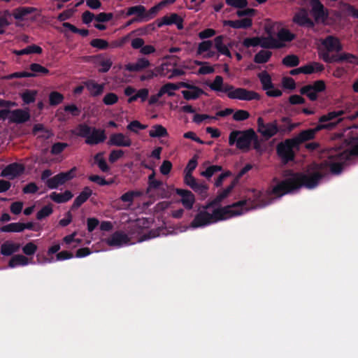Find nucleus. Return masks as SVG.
Segmentation results:
<instances>
[{"mask_svg": "<svg viewBox=\"0 0 358 358\" xmlns=\"http://www.w3.org/2000/svg\"><path fill=\"white\" fill-rule=\"evenodd\" d=\"M29 69L31 70V72H29L30 74L33 75L32 77H36L41 75H48L50 72L47 68L37 63L31 64L29 66Z\"/></svg>", "mask_w": 358, "mask_h": 358, "instance_id": "nucleus-38", "label": "nucleus"}, {"mask_svg": "<svg viewBox=\"0 0 358 358\" xmlns=\"http://www.w3.org/2000/svg\"><path fill=\"white\" fill-rule=\"evenodd\" d=\"M90 44L93 48H98L99 50H106L109 47L108 41L101 38L92 39Z\"/></svg>", "mask_w": 358, "mask_h": 358, "instance_id": "nucleus-54", "label": "nucleus"}, {"mask_svg": "<svg viewBox=\"0 0 358 358\" xmlns=\"http://www.w3.org/2000/svg\"><path fill=\"white\" fill-rule=\"evenodd\" d=\"M147 128V125L141 124L138 120L131 121L127 126V129L134 133L137 134L138 130H143Z\"/></svg>", "mask_w": 358, "mask_h": 358, "instance_id": "nucleus-57", "label": "nucleus"}, {"mask_svg": "<svg viewBox=\"0 0 358 358\" xmlns=\"http://www.w3.org/2000/svg\"><path fill=\"white\" fill-rule=\"evenodd\" d=\"M237 183V180L234 179L231 181V184L224 189L220 191L217 195L212 201H209L206 206L205 208H210L213 206L219 205L229 194L231 192Z\"/></svg>", "mask_w": 358, "mask_h": 358, "instance_id": "nucleus-11", "label": "nucleus"}, {"mask_svg": "<svg viewBox=\"0 0 358 358\" xmlns=\"http://www.w3.org/2000/svg\"><path fill=\"white\" fill-rule=\"evenodd\" d=\"M49 196L54 202L57 203H63L71 200L73 195L71 191L66 190L64 193L53 192Z\"/></svg>", "mask_w": 358, "mask_h": 358, "instance_id": "nucleus-29", "label": "nucleus"}, {"mask_svg": "<svg viewBox=\"0 0 358 358\" xmlns=\"http://www.w3.org/2000/svg\"><path fill=\"white\" fill-rule=\"evenodd\" d=\"M344 114L345 111L343 110L329 112L327 114L323 115L319 118V124H324L326 122H329L336 118H338V120L335 122L337 125L343 120L341 117Z\"/></svg>", "mask_w": 358, "mask_h": 358, "instance_id": "nucleus-27", "label": "nucleus"}, {"mask_svg": "<svg viewBox=\"0 0 358 358\" xmlns=\"http://www.w3.org/2000/svg\"><path fill=\"white\" fill-rule=\"evenodd\" d=\"M191 189L199 194L201 197L206 198L208 194V186L205 183V182H196L195 185L192 186Z\"/></svg>", "mask_w": 358, "mask_h": 358, "instance_id": "nucleus-46", "label": "nucleus"}, {"mask_svg": "<svg viewBox=\"0 0 358 358\" xmlns=\"http://www.w3.org/2000/svg\"><path fill=\"white\" fill-rule=\"evenodd\" d=\"M271 56V51L262 50L255 55L254 62L257 64H264L268 62Z\"/></svg>", "mask_w": 358, "mask_h": 358, "instance_id": "nucleus-39", "label": "nucleus"}, {"mask_svg": "<svg viewBox=\"0 0 358 358\" xmlns=\"http://www.w3.org/2000/svg\"><path fill=\"white\" fill-rule=\"evenodd\" d=\"M257 122L258 132L266 139H269L278 134L277 120L265 123L264 119L262 117H259Z\"/></svg>", "mask_w": 358, "mask_h": 358, "instance_id": "nucleus-8", "label": "nucleus"}, {"mask_svg": "<svg viewBox=\"0 0 358 358\" xmlns=\"http://www.w3.org/2000/svg\"><path fill=\"white\" fill-rule=\"evenodd\" d=\"M281 122L282 124H278V134H280L291 132L296 126V124L292 123L290 118L287 117H282Z\"/></svg>", "mask_w": 358, "mask_h": 358, "instance_id": "nucleus-33", "label": "nucleus"}, {"mask_svg": "<svg viewBox=\"0 0 358 358\" xmlns=\"http://www.w3.org/2000/svg\"><path fill=\"white\" fill-rule=\"evenodd\" d=\"M162 5H160V2L149 9L148 12H145V21H148L153 18L159 10L162 8Z\"/></svg>", "mask_w": 358, "mask_h": 358, "instance_id": "nucleus-59", "label": "nucleus"}, {"mask_svg": "<svg viewBox=\"0 0 358 358\" xmlns=\"http://www.w3.org/2000/svg\"><path fill=\"white\" fill-rule=\"evenodd\" d=\"M64 96L60 92L53 91L49 94V103L52 106H55L61 103L64 100Z\"/></svg>", "mask_w": 358, "mask_h": 358, "instance_id": "nucleus-47", "label": "nucleus"}, {"mask_svg": "<svg viewBox=\"0 0 358 358\" xmlns=\"http://www.w3.org/2000/svg\"><path fill=\"white\" fill-rule=\"evenodd\" d=\"M310 5L311 7L310 13L314 18L315 23L324 22L327 20L329 11L320 0H310Z\"/></svg>", "mask_w": 358, "mask_h": 358, "instance_id": "nucleus-9", "label": "nucleus"}, {"mask_svg": "<svg viewBox=\"0 0 358 358\" xmlns=\"http://www.w3.org/2000/svg\"><path fill=\"white\" fill-rule=\"evenodd\" d=\"M141 195V193L139 191H129L123 194L120 199L122 201L129 203V205H131L132 204L134 198L138 197Z\"/></svg>", "mask_w": 358, "mask_h": 358, "instance_id": "nucleus-51", "label": "nucleus"}, {"mask_svg": "<svg viewBox=\"0 0 358 358\" xmlns=\"http://www.w3.org/2000/svg\"><path fill=\"white\" fill-rule=\"evenodd\" d=\"M336 123L318 124L314 128L301 131L296 136L292 138L295 143L300 148V145L307 141L313 140L316 134L322 130H331L335 128Z\"/></svg>", "mask_w": 358, "mask_h": 358, "instance_id": "nucleus-5", "label": "nucleus"}, {"mask_svg": "<svg viewBox=\"0 0 358 358\" xmlns=\"http://www.w3.org/2000/svg\"><path fill=\"white\" fill-rule=\"evenodd\" d=\"M1 232H22L21 222H13L4 225L0 228Z\"/></svg>", "mask_w": 358, "mask_h": 358, "instance_id": "nucleus-50", "label": "nucleus"}, {"mask_svg": "<svg viewBox=\"0 0 358 358\" xmlns=\"http://www.w3.org/2000/svg\"><path fill=\"white\" fill-rule=\"evenodd\" d=\"M8 119L10 122L23 124L29 120L30 114L29 111L20 108L10 110Z\"/></svg>", "mask_w": 358, "mask_h": 358, "instance_id": "nucleus-15", "label": "nucleus"}, {"mask_svg": "<svg viewBox=\"0 0 358 358\" xmlns=\"http://www.w3.org/2000/svg\"><path fill=\"white\" fill-rule=\"evenodd\" d=\"M149 135L152 138H160L168 136L167 130L165 127L160 124H155L152 129L150 130Z\"/></svg>", "mask_w": 358, "mask_h": 358, "instance_id": "nucleus-40", "label": "nucleus"}, {"mask_svg": "<svg viewBox=\"0 0 358 358\" xmlns=\"http://www.w3.org/2000/svg\"><path fill=\"white\" fill-rule=\"evenodd\" d=\"M176 86L173 83H167L162 85L158 92V96H163L166 94L169 96H174Z\"/></svg>", "mask_w": 358, "mask_h": 358, "instance_id": "nucleus-42", "label": "nucleus"}, {"mask_svg": "<svg viewBox=\"0 0 358 358\" xmlns=\"http://www.w3.org/2000/svg\"><path fill=\"white\" fill-rule=\"evenodd\" d=\"M129 241L128 236L120 231L114 232L109 238L106 240V243L109 246H121Z\"/></svg>", "mask_w": 358, "mask_h": 358, "instance_id": "nucleus-18", "label": "nucleus"}, {"mask_svg": "<svg viewBox=\"0 0 358 358\" xmlns=\"http://www.w3.org/2000/svg\"><path fill=\"white\" fill-rule=\"evenodd\" d=\"M322 45L327 52H339L343 50V45L340 40L334 36H327L322 41Z\"/></svg>", "mask_w": 358, "mask_h": 358, "instance_id": "nucleus-14", "label": "nucleus"}, {"mask_svg": "<svg viewBox=\"0 0 358 358\" xmlns=\"http://www.w3.org/2000/svg\"><path fill=\"white\" fill-rule=\"evenodd\" d=\"M68 146L66 143H55L51 148V153L52 155H59L63 152V150Z\"/></svg>", "mask_w": 358, "mask_h": 358, "instance_id": "nucleus-63", "label": "nucleus"}, {"mask_svg": "<svg viewBox=\"0 0 358 358\" xmlns=\"http://www.w3.org/2000/svg\"><path fill=\"white\" fill-rule=\"evenodd\" d=\"M325 82L322 80H317L313 84L304 85L300 89V93L306 95L310 101H316L318 98L317 94L324 92L326 90Z\"/></svg>", "mask_w": 358, "mask_h": 358, "instance_id": "nucleus-7", "label": "nucleus"}, {"mask_svg": "<svg viewBox=\"0 0 358 358\" xmlns=\"http://www.w3.org/2000/svg\"><path fill=\"white\" fill-rule=\"evenodd\" d=\"M299 62V57L293 54L285 56L282 60V64L287 67L297 66Z\"/></svg>", "mask_w": 358, "mask_h": 358, "instance_id": "nucleus-45", "label": "nucleus"}, {"mask_svg": "<svg viewBox=\"0 0 358 358\" xmlns=\"http://www.w3.org/2000/svg\"><path fill=\"white\" fill-rule=\"evenodd\" d=\"M354 156H358V143L349 149L331 153L328 161L308 164L304 173L294 172L291 169L282 171L284 179L278 182L272 189V194L280 197L304 187L311 189L315 188L326 177L329 171L335 175L340 174L346 162Z\"/></svg>", "mask_w": 358, "mask_h": 358, "instance_id": "nucleus-1", "label": "nucleus"}, {"mask_svg": "<svg viewBox=\"0 0 358 358\" xmlns=\"http://www.w3.org/2000/svg\"><path fill=\"white\" fill-rule=\"evenodd\" d=\"M246 199H243L224 207L215 209L213 213L206 211L208 208L203 207V210H200L195 215L191 222L190 226L192 228L203 227L219 221L225 220L233 217L241 215L244 210H248L254 208L260 197V192L256 189H251L246 196Z\"/></svg>", "mask_w": 358, "mask_h": 358, "instance_id": "nucleus-2", "label": "nucleus"}, {"mask_svg": "<svg viewBox=\"0 0 358 358\" xmlns=\"http://www.w3.org/2000/svg\"><path fill=\"white\" fill-rule=\"evenodd\" d=\"M223 24L234 29H248L252 27V20L250 17H246L237 20H225Z\"/></svg>", "mask_w": 358, "mask_h": 358, "instance_id": "nucleus-23", "label": "nucleus"}, {"mask_svg": "<svg viewBox=\"0 0 358 358\" xmlns=\"http://www.w3.org/2000/svg\"><path fill=\"white\" fill-rule=\"evenodd\" d=\"M295 38V34L289 29L282 28L277 33V41L282 45V48L285 47V43L291 42Z\"/></svg>", "mask_w": 358, "mask_h": 358, "instance_id": "nucleus-28", "label": "nucleus"}, {"mask_svg": "<svg viewBox=\"0 0 358 358\" xmlns=\"http://www.w3.org/2000/svg\"><path fill=\"white\" fill-rule=\"evenodd\" d=\"M37 249L38 247L36 244L32 242H29L22 248V252L26 255L31 256L36 253Z\"/></svg>", "mask_w": 358, "mask_h": 358, "instance_id": "nucleus-60", "label": "nucleus"}, {"mask_svg": "<svg viewBox=\"0 0 358 358\" xmlns=\"http://www.w3.org/2000/svg\"><path fill=\"white\" fill-rule=\"evenodd\" d=\"M294 150H299V147L292 138H288L278 144L276 152L282 162L285 164L294 161L295 158Z\"/></svg>", "mask_w": 358, "mask_h": 358, "instance_id": "nucleus-6", "label": "nucleus"}, {"mask_svg": "<svg viewBox=\"0 0 358 358\" xmlns=\"http://www.w3.org/2000/svg\"><path fill=\"white\" fill-rule=\"evenodd\" d=\"M29 264V259L22 255H16L10 258L8 262V266L15 268L18 266H26Z\"/></svg>", "mask_w": 358, "mask_h": 358, "instance_id": "nucleus-36", "label": "nucleus"}, {"mask_svg": "<svg viewBox=\"0 0 358 358\" xmlns=\"http://www.w3.org/2000/svg\"><path fill=\"white\" fill-rule=\"evenodd\" d=\"M294 23L303 27L312 29L315 27V22L308 17L306 8H301L292 19Z\"/></svg>", "mask_w": 358, "mask_h": 358, "instance_id": "nucleus-10", "label": "nucleus"}, {"mask_svg": "<svg viewBox=\"0 0 358 358\" xmlns=\"http://www.w3.org/2000/svg\"><path fill=\"white\" fill-rule=\"evenodd\" d=\"M20 248V243H15L9 241H6L1 245V254L3 256H10L13 253L18 252Z\"/></svg>", "mask_w": 358, "mask_h": 358, "instance_id": "nucleus-26", "label": "nucleus"}, {"mask_svg": "<svg viewBox=\"0 0 358 358\" xmlns=\"http://www.w3.org/2000/svg\"><path fill=\"white\" fill-rule=\"evenodd\" d=\"M145 7L142 5H138L129 7L127 12V16L136 15L138 20L145 21Z\"/></svg>", "mask_w": 358, "mask_h": 358, "instance_id": "nucleus-35", "label": "nucleus"}, {"mask_svg": "<svg viewBox=\"0 0 358 358\" xmlns=\"http://www.w3.org/2000/svg\"><path fill=\"white\" fill-rule=\"evenodd\" d=\"M92 129V127H90L87 124L82 123L79 124L75 129H72L71 133L73 135L85 138V139H87L89 134H90Z\"/></svg>", "mask_w": 358, "mask_h": 358, "instance_id": "nucleus-32", "label": "nucleus"}, {"mask_svg": "<svg viewBox=\"0 0 358 358\" xmlns=\"http://www.w3.org/2000/svg\"><path fill=\"white\" fill-rule=\"evenodd\" d=\"M176 193L181 197L180 201L183 206L187 210H191L195 202L193 193L189 190L179 188L176 189Z\"/></svg>", "mask_w": 358, "mask_h": 358, "instance_id": "nucleus-16", "label": "nucleus"}, {"mask_svg": "<svg viewBox=\"0 0 358 358\" xmlns=\"http://www.w3.org/2000/svg\"><path fill=\"white\" fill-rule=\"evenodd\" d=\"M92 190L89 187H85L83 191L75 199L71 209L75 210L80 208L92 196Z\"/></svg>", "mask_w": 358, "mask_h": 358, "instance_id": "nucleus-20", "label": "nucleus"}, {"mask_svg": "<svg viewBox=\"0 0 358 358\" xmlns=\"http://www.w3.org/2000/svg\"><path fill=\"white\" fill-rule=\"evenodd\" d=\"M213 45V42L212 41H210V40L203 41L199 44L197 50H196V53L198 55H202L204 52H206L207 51H208L210 49H211Z\"/></svg>", "mask_w": 358, "mask_h": 358, "instance_id": "nucleus-55", "label": "nucleus"}, {"mask_svg": "<svg viewBox=\"0 0 358 358\" xmlns=\"http://www.w3.org/2000/svg\"><path fill=\"white\" fill-rule=\"evenodd\" d=\"M43 52V49L35 44H32L31 45H29L26 47L24 49L20 50H15L14 53L16 55L21 56L23 55H29V54H41Z\"/></svg>", "mask_w": 358, "mask_h": 358, "instance_id": "nucleus-37", "label": "nucleus"}, {"mask_svg": "<svg viewBox=\"0 0 358 358\" xmlns=\"http://www.w3.org/2000/svg\"><path fill=\"white\" fill-rule=\"evenodd\" d=\"M53 212L52 207L50 204L46 205L43 206L40 210L36 213V219L38 220H41L46 217L50 216Z\"/></svg>", "mask_w": 358, "mask_h": 358, "instance_id": "nucleus-53", "label": "nucleus"}, {"mask_svg": "<svg viewBox=\"0 0 358 358\" xmlns=\"http://www.w3.org/2000/svg\"><path fill=\"white\" fill-rule=\"evenodd\" d=\"M84 85L92 96H98L103 92L104 85L99 84L94 80H88L84 83Z\"/></svg>", "mask_w": 358, "mask_h": 358, "instance_id": "nucleus-24", "label": "nucleus"}, {"mask_svg": "<svg viewBox=\"0 0 358 358\" xmlns=\"http://www.w3.org/2000/svg\"><path fill=\"white\" fill-rule=\"evenodd\" d=\"M94 162L97 164L100 170L103 173H107L110 171V168L108 165L106 159L102 157V153L99 152L94 157Z\"/></svg>", "mask_w": 358, "mask_h": 358, "instance_id": "nucleus-43", "label": "nucleus"}, {"mask_svg": "<svg viewBox=\"0 0 358 358\" xmlns=\"http://www.w3.org/2000/svg\"><path fill=\"white\" fill-rule=\"evenodd\" d=\"M150 66V62L146 58L137 59L136 63H129L124 66L125 70L129 72H139Z\"/></svg>", "mask_w": 358, "mask_h": 358, "instance_id": "nucleus-22", "label": "nucleus"}, {"mask_svg": "<svg viewBox=\"0 0 358 358\" xmlns=\"http://www.w3.org/2000/svg\"><path fill=\"white\" fill-rule=\"evenodd\" d=\"M211 90L227 94V96L231 99L243 101L259 100L261 96L255 91L234 87L228 83H224V79L221 76H216L213 82L208 85Z\"/></svg>", "mask_w": 358, "mask_h": 358, "instance_id": "nucleus-3", "label": "nucleus"}, {"mask_svg": "<svg viewBox=\"0 0 358 358\" xmlns=\"http://www.w3.org/2000/svg\"><path fill=\"white\" fill-rule=\"evenodd\" d=\"M257 76L262 85L264 90H268L273 88L271 77L266 71H263L257 74Z\"/></svg>", "mask_w": 358, "mask_h": 358, "instance_id": "nucleus-34", "label": "nucleus"}, {"mask_svg": "<svg viewBox=\"0 0 358 358\" xmlns=\"http://www.w3.org/2000/svg\"><path fill=\"white\" fill-rule=\"evenodd\" d=\"M45 185L50 189H57L59 185H62L59 174H57L49 180H47Z\"/></svg>", "mask_w": 358, "mask_h": 358, "instance_id": "nucleus-56", "label": "nucleus"}, {"mask_svg": "<svg viewBox=\"0 0 358 358\" xmlns=\"http://www.w3.org/2000/svg\"><path fill=\"white\" fill-rule=\"evenodd\" d=\"M24 168L17 163H13L8 165L1 172L3 177L15 178L23 173Z\"/></svg>", "mask_w": 358, "mask_h": 358, "instance_id": "nucleus-19", "label": "nucleus"}, {"mask_svg": "<svg viewBox=\"0 0 358 358\" xmlns=\"http://www.w3.org/2000/svg\"><path fill=\"white\" fill-rule=\"evenodd\" d=\"M36 10L34 7H18L13 10V15L15 20H23L26 16Z\"/></svg>", "mask_w": 358, "mask_h": 358, "instance_id": "nucleus-30", "label": "nucleus"}, {"mask_svg": "<svg viewBox=\"0 0 358 358\" xmlns=\"http://www.w3.org/2000/svg\"><path fill=\"white\" fill-rule=\"evenodd\" d=\"M108 144L117 147H130L132 141L129 136L122 133H115L110 135Z\"/></svg>", "mask_w": 358, "mask_h": 358, "instance_id": "nucleus-13", "label": "nucleus"}, {"mask_svg": "<svg viewBox=\"0 0 358 358\" xmlns=\"http://www.w3.org/2000/svg\"><path fill=\"white\" fill-rule=\"evenodd\" d=\"M95 58L97 59H100L97 62V64H99V66H101V68L99 69V73H106L110 70V69L111 68V66L113 65V62L110 60V59H104L103 58L102 55H99L96 56Z\"/></svg>", "mask_w": 358, "mask_h": 358, "instance_id": "nucleus-41", "label": "nucleus"}, {"mask_svg": "<svg viewBox=\"0 0 358 358\" xmlns=\"http://www.w3.org/2000/svg\"><path fill=\"white\" fill-rule=\"evenodd\" d=\"M226 3L236 8H243L248 6L247 0H226Z\"/></svg>", "mask_w": 358, "mask_h": 358, "instance_id": "nucleus-62", "label": "nucleus"}, {"mask_svg": "<svg viewBox=\"0 0 358 358\" xmlns=\"http://www.w3.org/2000/svg\"><path fill=\"white\" fill-rule=\"evenodd\" d=\"M76 171L77 168L74 166L66 172H61L58 173L62 185L74 178L76 177Z\"/></svg>", "mask_w": 358, "mask_h": 358, "instance_id": "nucleus-48", "label": "nucleus"}, {"mask_svg": "<svg viewBox=\"0 0 358 358\" xmlns=\"http://www.w3.org/2000/svg\"><path fill=\"white\" fill-rule=\"evenodd\" d=\"M183 22V18L177 13H171L169 16L165 15L159 20L157 27H162L164 25L176 24L178 29L182 30L184 28Z\"/></svg>", "mask_w": 358, "mask_h": 358, "instance_id": "nucleus-12", "label": "nucleus"}, {"mask_svg": "<svg viewBox=\"0 0 358 358\" xmlns=\"http://www.w3.org/2000/svg\"><path fill=\"white\" fill-rule=\"evenodd\" d=\"M256 137V133L252 129L245 131H232L229 136V144L236 146L243 151H248L252 143V138Z\"/></svg>", "mask_w": 358, "mask_h": 358, "instance_id": "nucleus-4", "label": "nucleus"}, {"mask_svg": "<svg viewBox=\"0 0 358 358\" xmlns=\"http://www.w3.org/2000/svg\"><path fill=\"white\" fill-rule=\"evenodd\" d=\"M260 47L264 49H280L282 45L275 38L269 34L268 36H260Z\"/></svg>", "mask_w": 358, "mask_h": 358, "instance_id": "nucleus-21", "label": "nucleus"}, {"mask_svg": "<svg viewBox=\"0 0 358 358\" xmlns=\"http://www.w3.org/2000/svg\"><path fill=\"white\" fill-rule=\"evenodd\" d=\"M106 138V135L103 129L92 127L90 134L85 139V143L93 145L103 142Z\"/></svg>", "mask_w": 358, "mask_h": 358, "instance_id": "nucleus-17", "label": "nucleus"}, {"mask_svg": "<svg viewBox=\"0 0 358 358\" xmlns=\"http://www.w3.org/2000/svg\"><path fill=\"white\" fill-rule=\"evenodd\" d=\"M37 91L34 90H26L21 94V98L25 104H30L35 101Z\"/></svg>", "mask_w": 358, "mask_h": 358, "instance_id": "nucleus-44", "label": "nucleus"}, {"mask_svg": "<svg viewBox=\"0 0 358 358\" xmlns=\"http://www.w3.org/2000/svg\"><path fill=\"white\" fill-rule=\"evenodd\" d=\"M304 74L321 73L324 70V66L317 62H310L303 66Z\"/></svg>", "mask_w": 358, "mask_h": 358, "instance_id": "nucleus-31", "label": "nucleus"}, {"mask_svg": "<svg viewBox=\"0 0 358 358\" xmlns=\"http://www.w3.org/2000/svg\"><path fill=\"white\" fill-rule=\"evenodd\" d=\"M188 90L182 91L183 98L187 101L196 100L205 93L201 88L192 84Z\"/></svg>", "mask_w": 358, "mask_h": 358, "instance_id": "nucleus-25", "label": "nucleus"}, {"mask_svg": "<svg viewBox=\"0 0 358 358\" xmlns=\"http://www.w3.org/2000/svg\"><path fill=\"white\" fill-rule=\"evenodd\" d=\"M249 117L250 113L245 110H238L233 115V119L236 121H244Z\"/></svg>", "mask_w": 358, "mask_h": 358, "instance_id": "nucleus-61", "label": "nucleus"}, {"mask_svg": "<svg viewBox=\"0 0 358 358\" xmlns=\"http://www.w3.org/2000/svg\"><path fill=\"white\" fill-rule=\"evenodd\" d=\"M222 166L220 165H210L206 168V169L201 173V176L206 178L207 179L210 178L215 173L221 171Z\"/></svg>", "mask_w": 358, "mask_h": 358, "instance_id": "nucleus-49", "label": "nucleus"}, {"mask_svg": "<svg viewBox=\"0 0 358 358\" xmlns=\"http://www.w3.org/2000/svg\"><path fill=\"white\" fill-rule=\"evenodd\" d=\"M118 96L114 92H108L105 94L102 101L106 106H112L117 103Z\"/></svg>", "mask_w": 358, "mask_h": 358, "instance_id": "nucleus-52", "label": "nucleus"}, {"mask_svg": "<svg viewBox=\"0 0 358 358\" xmlns=\"http://www.w3.org/2000/svg\"><path fill=\"white\" fill-rule=\"evenodd\" d=\"M260 45V36H255L252 38H245L243 41V45L245 48L256 47Z\"/></svg>", "mask_w": 358, "mask_h": 358, "instance_id": "nucleus-58", "label": "nucleus"}, {"mask_svg": "<svg viewBox=\"0 0 358 358\" xmlns=\"http://www.w3.org/2000/svg\"><path fill=\"white\" fill-rule=\"evenodd\" d=\"M343 62L358 65V57L348 52H343Z\"/></svg>", "mask_w": 358, "mask_h": 358, "instance_id": "nucleus-64", "label": "nucleus"}]
</instances>
